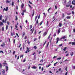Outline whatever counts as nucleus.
I'll use <instances>...</instances> for the list:
<instances>
[{
    "mask_svg": "<svg viewBox=\"0 0 75 75\" xmlns=\"http://www.w3.org/2000/svg\"><path fill=\"white\" fill-rule=\"evenodd\" d=\"M30 52V50H29V48L27 47V50L25 52V53L27 54L28 52Z\"/></svg>",
    "mask_w": 75,
    "mask_h": 75,
    "instance_id": "obj_1",
    "label": "nucleus"
},
{
    "mask_svg": "<svg viewBox=\"0 0 75 75\" xmlns=\"http://www.w3.org/2000/svg\"><path fill=\"white\" fill-rule=\"evenodd\" d=\"M8 7H6V8H5L4 9H3V11H4V10H5V11H8Z\"/></svg>",
    "mask_w": 75,
    "mask_h": 75,
    "instance_id": "obj_2",
    "label": "nucleus"
},
{
    "mask_svg": "<svg viewBox=\"0 0 75 75\" xmlns=\"http://www.w3.org/2000/svg\"><path fill=\"white\" fill-rule=\"evenodd\" d=\"M67 38V37H66V36H64L63 37H62V38H60V40H62V39H63V40L65 39V38Z\"/></svg>",
    "mask_w": 75,
    "mask_h": 75,
    "instance_id": "obj_3",
    "label": "nucleus"
},
{
    "mask_svg": "<svg viewBox=\"0 0 75 75\" xmlns=\"http://www.w3.org/2000/svg\"><path fill=\"white\" fill-rule=\"evenodd\" d=\"M47 34V32H45L44 33L43 35V37H45V35H46Z\"/></svg>",
    "mask_w": 75,
    "mask_h": 75,
    "instance_id": "obj_4",
    "label": "nucleus"
},
{
    "mask_svg": "<svg viewBox=\"0 0 75 75\" xmlns=\"http://www.w3.org/2000/svg\"><path fill=\"white\" fill-rule=\"evenodd\" d=\"M34 28H33V29H32L30 31H31V34H32L33 33V32H34Z\"/></svg>",
    "mask_w": 75,
    "mask_h": 75,
    "instance_id": "obj_5",
    "label": "nucleus"
},
{
    "mask_svg": "<svg viewBox=\"0 0 75 75\" xmlns=\"http://www.w3.org/2000/svg\"><path fill=\"white\" fill-rule=\"evenodd\" d=\"M57 40V42H56V44H58V41H59V39L58 37L56 39Z\"/></svg>",
    "mask_w": 75,
    "mask_h": 75,
    "instance_id": "obj_6",
    "label": "nucleus"
},
{
    "mask_svg": "<svg viewBox=\"0 0 75 75\" xmlns=\"http://www.w3.org/2000/svg\"><path fill=\"white\" fill-rule=\"evenodd\" d=\"M57 32H58V34H59V33H60V32H61V28H59Z\"/></svg>",
    "mask_w": 75,
    "mask_h": 75,
    "instance_id": "obj_7",
    "label": "nucleus"
},
{
    "mask_svg": "<svg viewBox=\"0 0 75 75\" xmlns=\"http://www.w3.org/2000/svg\"><path fill=\"white\" fill-rule=\"evenodd\" d=\"M72 4L75 5V0H74L73 1H72Z\"/></svg>",
    "mask_w": 75,
    "mask_h": 75,
    "instance_id": "obj_8",
    "label": "nucleus"
},
{
    "mask_svg": "<svg viewBox=\"0 0 75 75\" xmlns=\"http://www.w3.org/2000/svg\"><path fill=\"white\" fill-rule=\"evenodd\" d=\"M70 4H71L70 3H68V4L67 5L66 7H69V6H70Z\"/></svg>",
    "mask_w": 75,
    "mask_h": 75,
    "instance_id": "obj_9",
    "label": "nucleus"
},
{
    "mask_svg": "<svg viewBox=\"0 0 75 75\" xmlns=\"http://www.w3.org/2000/svg\"><path fill=\"white\" fill-rule=\"evenodd\" d=\"M6 3H10V1L8 0H6Z\"/></svg>",
    "mask_w": 75,
    "mask_h": 75,
    "instance_id": "obj_10",
    "label": "nucleus"
},
{
    "mask_svg": "<svg viewBox=\"0 0 75 75\" xmlns=\"http://www.w3.org/2000/svg\"><path fill=\"white\" fill-rule=\"evenodd\" d=\"M4 45H5V43H4V42H3V44L1 45V47H3V46H4Z\"/></svg>",
    "mask_w": 75,
    "mask_h": 75,
    "instance_id": "obj_11",
    "label": "nucleus"
},
{
    "mask_svg": "<svg viewBox=\"0 0 75 75\" xmlns=\"http://www.w3.org/2000/svg\"><path fill=\"white\" fill-rule=\"evenodd\" d=\"M70 17H71V16H68L67 17H66V18L67 19H70Z\"/></svg>",
    "mask_w": 75,
    "mask_h": 75,
    "instance_id": "obj_12",
    "label": "nucleus"
},
{
    "mask_svg": "<svg viewBox=\"0 0 75 75\" xmlns=\"http://www.w3.org/2000/svg\"><path fill=\"white\" fill-rule=\"evenodd\" d=\"M6 72H7V71H8V66H6Z\"/></svg>",
    "mask_w": 75,
    "mask_h": 75,
    "instance_id": "obj_13",
    "label": "nucleus"
},
{
    "mask_svg": "<svg viewBox=\"0 0 75 75\" xmlns=\"http://www.w3.org/2000/svg\"><path fill=\"white\" fill-rule=\"evenodd\" d=\"M2 18H3V16L1 15L0 16V20H2Z\"/></svg>",
    "mask_w": 75,
    "mask_h": 75,
    "instance_id": "obj_14",
    "label": "nucleus"
},
{
    "mask_svg": "<svg viewBox=\"0 0 75 75\" xmlns=\"http://www.w3.org/2000/svg\"><path fill=\"white\" fill-rule=\"evenodd\" d=\"M71 44L72 45H75V42H72L71 43Z\"/></svg>",
    "mask_w": 75,
    "mask_h": 75,
    "instance_id": "obj_15",
    "label": "nucleus"
},
{
    "mask_svg": "<svg viewBox=\"0 0 75 75\" xmlns=\"http://www.w3.org/2000/svg\"><path fill=\"white\" fill-rule=\"evenodd\" d=\"M59 27H61L62 25V23H59Z\"/></svg>",
    "mask_w": 75,
    "mask_h": 75,
    "instance_id": "obj_16",
    "label": "nucleus"
},
{
    "mask_svg": "<svg viewBox=\"0 0 75 75\" xmlns=\"http://www.w3.org/2000/svg\"><path fill=\"white\" fill-rule=\"evenodd\" d=\"M8 25H7L6 26V30H7L8 29Z\"/></svg>",
    "mask_w": 75,
    "mask_h": 75,
    "instance_id": "obj_17",
    "label": "nucleus"
},
{
    "mask_svg": "<svg viewBox=\"0 0 75 75\" xmlns=\"http://www.w3.org/2000/svg\"><path fill=\"white\" fill-rule=\"evenodd\" d=\"M14 2H12V6H14Z\"/></svg>",
    "mask_w": 75,
    "mask_h": 75,
    "instance_id": "obj_18",
    "label": "nucleus"
},
{
    "mask_svg": "<svg viewBox=\"0 0 75 75\" xmlns=\"http://www.w3.org/2000/svg\"><path fill=\"white\" fill-rule=\"evenodd\" d=\"M24 4H22L21 6V8H23V7H24Z\"/></svg>",
    "mask_w": 75,
    "mask_h": 75,
    "instance_id": "obj_19",
    "label": "nucleus"
},
{
    "mask_svg": "<svg viewBox=\"0 0 75 75\" xmlns=\"http://www.w3.org/2000/svg\"><path fill=\"white\" fill-rule=\"evenodd\" d=\"M3 25V23L2 22H1L0 23V25Z\"/></svg>",
    "mask_w": 75,
    "mask_h": 75,
    "instance_id": "obj_20",
    "label": "nucleus"
},
{
    "mask_svg": "<svg viewBox=\"0 0 75 75\" xmlns=\"http://www.w3.org/2000/svg\"><path fill=\"white\" fill-rule=\"evenodd\" d=\"M33 69H37V67H35V66H33V67H32Z\"/></svg>",
    "mask_w": 75,
    "mask_h": 75,
    "instance_id": "obj_21",
    "label": "nucleus"
},
{
    "mask_svg": "<svg viewBox=\"0 0 75 75\" xmlns=\"http://www.w3.org/2000/svg\"><path fill=\"white\" fill-rule=\"evenodd\" d=\"M34 11L33 10V14H32V16H33L34 15V13H35Z\"/></svg>",
    "mask_w": 75,
    "mask_h": 75,
    "instance_id": "obj_22",
    "label": "nucleus"
},
{
    "mask_svg": "<svg viewBox=\"0 0 75 75\" xmlns=\"http://www.w3.org/2000/svg\"><path fill=\"white\" fill-rule=\"evenodd\" d=\"M2 74L3 75H4V73H5V71H4V70H3V71H2Z\"/></svg>",
    "mask_w": 75,
    "mask_h": 75,
    "instance_id": "obj_23",
    "label": "nucleus"
},
{
    "mask_svg": "<svg viewBox=\"0 0 75 75\" xmlns=\"http://www.w3.org/2000/svg\"><path fill=\"white\" fill-rule=\"evenodd\" d=\"M51 34H50L49 36L48 37V39L49 40L50 39V36H51Z\"/></svg>",
    "mask_w": 75,
    "mask_h": 75,
    "instance_id": "obj_24",
    "label": "nucleus"
},
{
    "mask_svg": "<svg viewBox=\"0 0 75 75\" xmlns=\"http://www.w3.org/2000/svg\"><path fill=\"white\" fill-rule=\"evenodd\" d=\"M65 29H64L62 30V33H65Z\"/></svg>",
    "mask_w": 75,
    "mask_h": 75,
    "instance_id": "obj_25",
    "label": "nucleus"
},
{
    "mask_svg": "<svg viewBox=\"0 0 75 75\" xmlns=\"http://www.w3.org/2000/svg\"><path fill=\"white\" fill-rule=\"evenodd\" d=\"M2 22L4 23H6V22H5V21L4 19L2 20Z\"/></svg>",
    "mask_w": 75,
    "mask_h": 75,
    "instance_id": "obj_26",
    "label": "nucleus"
},
{
    "mask_svg": "<svg viewBox=\"0 0 75 75\" xmlns=\"http://www.w3.org/2000/svg\"><path fill=\"white\" fill-rule=\"evenodd\" d=\"M58 63V62H56V63H55L54 64V67H55V66H56V64H57Z\"/></svg>",
    "mask_w": 75,
    "mask_h": 75,
    "instance_id": "obj_27",
    "label": "nucleus"
},
{
    "mask_svg": "<svg viewBox=\"0 0 75 75\" xmlns=\"http://www.w3.org/2000/svg\"><path fill=\"white\" fill-rule=\"evenodd\" d=\"M51 8H50L48 9L47 10V11L48 12V13H49V11H50V10H51Z\"/></svg>",
    "mask_w": 75,
    "mask_h": 75,
    "instance_id": "obj_28",
    "label": "nucleus"
},
{
    "mask_svg": "<svg viewBox=\"0 0 75 75\" xmlns=\"http://www.w3.org/2000/svg\"><path fill=\"white\" fill-rule=\"evenodd\" d=\"M70 55H71V56H72V55H74V53L72 52V53H71Z\"/></svg>",
    "mask_w": 75,
    "mask_h": 75,
    "instance_id": "obj_29",
    "label": "nucleus"
},
{
    "mask_svg": "<svg viewBox=\"0 0 75 75\" xmlns=\"http://www.w3.org/2000/svg\"><path fill=\"white\" fill-rule=\"evenodd\" d=\"M66 49H67V47H65L63 49V51H65V50H66Z\"/></svg>",
    "mask_w": 75,
    "mask_h": 75,
    "instance_id": "obj_30",
    "label": "nucleus"
},
{
    "mask_svg": "<svg viewBox=\"0 0 75 75\" xmlns=\"http://www.w3.org/2000/svg\"><path fill=\"white\" fill-rule=\"evenodd\" d=\"M34 48L35 50H36L37 49V46H35L33 47Z\"/></svg>",
    "mask_w": 75,
    "mask_h": 75,
    "instance_id": "obj_31",
    "label": "nucleus"
},
{
    "mask_svg": "<svg viewBox=\"0 0 75 75\" xmlns=\"http://www.w3.org/2000/svg\"><path fill=\"white\" fill-rule=\"evenodd\" d=\"M21 15L22 16H24V12H22L21 13Z\"/></svg>",
    "mask_w": 75,
    "mask_h": 75,
    "instance_id": "obj_32",
    "label": "nucleus"
},
{
    "mask_svg": "<svg viewBox=\"0 0 75 75\" xmlns=\"http://www.w3.org/2000/svg\"><path fill=\"white\" fill-rule=\"evenodd\" d=\"M61 59V57H60L57 58V60H60V59Z\"/></svg>",
    "mask_w": 75,
    "mask_h": 75,
    "instance_id": "obj_33",
    "label": "nucleus"
},
{
    "mask_svg": "<svg viewBox=\"0 0 75 75\" xmlns=\"http://www.w3.org/2000/svg\"><path fill=\"white\" fill-rule=\"evenodd\" d=\"M0 67L1 68L2 67V65H1V64L0 63Z\"/></svg>",
    "mask_w": 75,
    "mask_h": 75,
    "instance_id": "obj_34",
    "label": "nucleus"
},
{
    "mask_svg": "<svg viewBox=\"0 0 75 75\" xmlns=\"http://www.w3.org/2000/svg\"><path fill=\"white\" fill-rule=\"evenodd\" d=\"M42 23H43V21H42L40 22V25H42Z\"/></svg>",
    "mask_w": 75,
    "mask_h": 75,
    "instance_id": "obj_35",
    "label": "nucleus"
},
{
    "mask_svg": "<svg viewBox=\"0 0 75 75\" xmlns=\"http://www.w3.org/2000/svg\"><path fill=\"white\" fill-rule=\"evenodd\" d=\"M7 18H6L5 20V22H6V21H7Z\"/></svg>",
    "mask_w": 75,
    "mask_h": 75,
    "instance_id": "obj_36",
    "label": "nucleus"
},
{
    "mask_svg": "<svg viewBox=\"0 0 75 75\" xmlns=\"http://www.w3.org/2000/svg\"><path fill=\"white\" fill-rule=\"evenodd\" d=\"M38 19H37L36 20V24H38Z\"/></svg>",
    "mask_w": 75,
    "mask_h": 75,
    "instance_id": "obj_37",
    "label": "nucleus"
},
{
    "mask_svg": "<svg viewBox=\"0 0 75 75\" xmlns=\"http://www.w3.org/2000/svg\"><path fill=\"white\" fill-rule=\"evenodd\" d=\"M33 27V26L32 25H30V29H31V28Z\"/></svg>",
    "mask_w": 75,
    "mask_h": 75,
    "instance_id": "obj_38",
    "label": "nucleus"
},
{
    "mask_svg": "<svg viewBox=\"0 0 75 75\" xmlns=\"http://www.w3.org/2000/svg\"><path fill=\"white\" fill-rule=\"evenodd\" d=\"M43 61H44V60L43 59H42V60H40V62H43Z\"/></svg>",
    "mask_w": 75,
    "mask_h": 75,
    "instance_id": "obj_39",
    "label": "nucleus"
},
{
    "mask_svg": "<svg viewBox=\"0 0 75 75\" xmlns=\"http://www.w3.org/2000/svg\"><path fill=\"white\" fill-rule=\"evenodd\" d=\"M28 6H29V7H30V8H32V7L29 4L28 5Z\"/></svg>",
    "mask_w": 75,
    "mask_h": 75,
    "instance_id": "obj_40",
    "label": "nucleus"
},
{
    "mask_svg": "<svg viewBox=\"0 0 75 75\" xmlns=\"http://www.w3.org/2000/svg\"><path fill=\"white\" fill-rule=\"evenodd\" d=\"M49 45V43H48L47 44V46H46V48H47L48 47V45Z\"/></svg>",
    "mask_w": 75,
    "mask_h": 75,
    "instance_id": "obj_41",
    "label": "nucleus"
},
{
    "mask_svg": "<svg viewBox=\"0 0 75 75\" xmlns=\"http://www.w3.org/2000/svg\"><path fill=\"white\" fill-rule=\"evenodd\" d=\"M1 52H2V54H4V52H3V51H0V53H1Z\"/></svg>",
    "mask_w": 75,
    "mask_h": 75,
    "instance_id": "obj_42",
    "label": "nucleus"
},
{
    "mask_svg": "<svg viewBox=\"0 0 75 75\" xmlns=\"http://www.w3.org/2000/svg\"><path fill=\"white\" fill-rule=\"evenodd\" d=\"M58 70L59 71H61V68H59L58 69Z\"/></svg>",
    "mask_w": 75,
    "mask_h": 75,
    "instance_id": "obj_43",
    "label": "nucleus"
},
{
    "mask_svg": "<svg viewBox=\"0 0 75 75\" xmlns=\"http://www.w3.org/2000/svg\"><path fill=\"white\" fill-rule=\"evenodd\" d=\"M37 40V39L36 38H35L34 39V41H36V40Z\"/></svg>",
    "mask_w": 75,
    "mask_h": 75,
    "instance_id": "obj_44",
    "label": "nucleus"
},
{
    "mask_svg": "<svg viewBox=\"0 0 75 75\" xmlns=\"http://www.w3.org/2000/svg\"><path fill=\"white\" fill-rule=\"evenodd\" d=\"M46 42H47V41H45V42L43 44V46H44V45H45V44L46 43Z\"/></svg>",
    "mask_w": 75,
    "mask_h": 75,
    "instance_id": "obj_45",
    "label": "nucleus"
},
{
    "mask_svg": "<svg viewBox=\"0 0 75 75\" xmlns=\"http://www.w3.org/2000/svg\"><path fill=\"white\" fill-rule=\"evenodd\" d=\"M2 30L3 31H4V27H3L2 28Z\"/></svg>",
    "mask_w": 75,
    "mask_h": 75,
    "instance_id": "obj_46",
    "label": "nucleus"
},
{
    "mask_svg": "<svg viewBox=\"0 0 75 75\" xmlns=\"http://www.w3.org/2000/svg\"><path fill=\"white\" fill-rule=\"evenodd\" d=\"M16 18L15 19L16 20H17L18 19V18H17V17L16 16Z\"/></svg>",
    "mask_w": 75,
    "mask_h": 75,
    "instance_id": "obj_47",
    "label": "nucleus"
},
{
    "mask_svg": "<svg viewBox=\"0 0 75 75\" xmlns=\"http://www.w3.org/2000/svg\"><path fill=\"white\" fill-rule=\"evenodd\" d=\"M16 10H18V6H16Z\"/></svg>",
    "mask_w": 75,
    "mask_h": 75,
    "instance_id": "obj_48",
    "label": "nucleus"
},
{
    "mask_svg": "<svg viewBox=\"0 0 75 75\" xmlns=\"http://www.w3.org/2000/svg\"><path fill=\"white\" fill-rule=\"evenodd\" d=\"M64 14H62V18H64Z\"/></svg>",
    "mask_w": 75,
    "mask_h": 75,
    "instance_id": "obj_49",
    "label": "nucleus"
},
{
    "mask_svg": "<svg viewBox=\"0 0 75 75\" xmlns=\"http://www.w3.org/2000/svg\"><path fill=\"white\" fill-rule=\"evenodd\" d=\"M62 44L59 45V47H61L62 46Z\"/></svg>",
    "mask_w": 75,
    "mask_h": 75,
    "instance_id": "obj_50",
    "label": "nucleus"
},
{
    "mask_svg": "<svg viewBox=\"0 0 75 75\" xmlns=\"http://www.w3.org/2000/svg\"><path fill=\"white\" fill-rule=\"evenodd\" d=\"M55 8L56 9H57V6L56 5H55Z\"/></svg>",
    "mask_w": 75,
    "mask_h": 75,
    "instance_id": "obj_51",
    "label": "nucleus"
},
{
    "mask_svg": "<svg viewBox=\"0 0 75 75\" xmlns=\"http://www.w3.org/2000/svg\"><path fill=\"white\" fill-rule=\"evenodd\" d=\"M16 35L17 36H18V37H19V36L18 35V33H16Z\"/></svg>",
    "mask_w": 75,
    "mask_h": 75,
    "instance_id": "obj_52",
    "label": "nucleus"
},
{
    "mask_svg": "<svg viewBox=\"0 0 75 75\" xmlns=\"http://www.w3.org/2000/svg\"><path fill=\"white\" fill-rule=\"evenodd\" d=\"M40 15H39V16H38V19H40Z\"/></svg>",
    "mask_w": 75,
    "mask_h": 75,
    "instance_id": "obj_53",
    "label": "nucleus"
},
{
    "mask_svg": "<svg viewBox=\"0 0 75 75\" xmlns=\"http://www.w3.org/2000/svg\"><path fill=\"white\" fill-rule=\"evenodd\" d=\"M26 11V10L23 11V13H25Z\"/></svg>",
    "mask_w": 75,
    "mask_h": 75,
    "instance_id": "obj_54",
    "label": "nucleus"
},
{
    "mask_svg": "<svg viewBox=\"0 0 75 75\" xmlns=\"http://www.w3.org/2000/svg\"><path fill=\"white\" fill-rule=\"evenodd\" d=\"M71 13H67V15H71Z\"/></svg>",
    "mask_w": 75,
    "mask_h": 75,
    "instance_id": "obj_55",
    "label": "nucleus"
},
{
    "mask_svg": "<svg viewBox=\"0 0 75 75\" xmlns=\"http://www.w3.org/2000/svg\"><path fill=\"white\" fill-rule=\"evenodd\" d=\"M29 2L30 4H33L31 2H30V1H29Z\"/></svg>",
    "mask_w": 75,
    "mask_h": 75,
    "instance_id": "obj_56",
    "label": "nucleus"
},
{
    "mask_svg": "<svg viewBox=\"0 0 75 75\" xmlns=\"http://www.w3.org/2000/svg\"><path fill=\"white\" fill-rule=\"evenodd\" d=\"M29 75H33V73H30V74H29Z\"/></svg>",
    "mask_w": 75,
    "mask_h": 75,
    "instance_id": "obj_57",
    "label": "nucleus"
},
{
    "mask_svg": "<svg viewBox=\"0 0 75 75\" xmlns=\"http://www.w3.org/2000/svg\"><path fill=\"white\" fill-rule=\"evenodd\" d=\"M22 57V58H23V55H22L21 56H20V57Z\"/></svg>",
    "mask_w": 75,
    "mask_h": 75,
    "instance_id": "obj_58",
    "label": "nucleus"
},
{
    "mask_svg": "<svg viewBox=\"0 0 75 75\" xmlns=\"http://www.w3.org/2000/svg\"><path fill=\"white\" fill-rule=\"evenodd\" d=\"M15 51H14L13 52V55H14V54H15Z\"/></svg>",
    "mask_w": 75,
    "mask_h": 75,
    "instance_id": "obj_59",
    "label": "nucleus"
},
{
    "mask_svg": "<svg viewBox=\"0 0 75 75\" xmlns=\"http://www.w3.org/2000/svg\"><path fill=\"white\" fill-rule=\"evenodd\" d=\"M30 42L28 41V44H30Z\"/></svg>",
    "mask_w": 75,
    "mask_h": 75,
    "instance_id": "obj_60",
    "label": "nucleus"
},
{
    "mask_svg": "<svg viewBox=\"0 0 75 75\" xmlns=\"http://www.w3.org/2000/svg\"><path fill=\"white\" fill-rule=\"evenodd\" d=\"M7 23L8 25H10V23H9L7 21Z\"/></svg>",
    "mask_w": 75,
    "mask_h": 75,
    "instance_id": "obj_61",
    "label": "nucleus"
},
{
    "mask_svg": "<svg viewBox=\"0 0 75 75\" xmlns=\"http://www.w3.org/2000/svg\"><path fill=\"white\" fill-rule=\"evenodd\" d=\"M16 41V40H13V44H15V41Z\"/></svg>",
    "mask_w": 75,
    "mask_h": 75,
    "instance_id": "obj_62",
    "label": "nucleus"
},
{
    "mask_svg": "<svg viewBox=\"0 0 75 75\" xmlns=\"http://www.w3.org/2000/svg\"><path fill=\"white\" fill-rule=\"evenodd\" d=\"M67 74H68V71L66 72V74L64 75H67Z\"/></svg>",
    "mask_w": 75,
    "mask_h": 75,
    "instance_id": "obj_63",
    "label": "nucleus"
},
{
    "mask_svg": "<svg viewBox=\"0 0 75 75\" xmlns=\"http://www.w3.org/2000/svg\"><path fill=\"white\" fill-rule=\"evenodd\" d=\"M73 68L74 69H75V66H73Z\"/></svg>",
    "mask_w": 75,
    "mask_h": 75,
    "instance_id": "obj_64",
    "label": "nucleus"
}]
</instances>
